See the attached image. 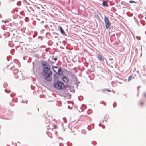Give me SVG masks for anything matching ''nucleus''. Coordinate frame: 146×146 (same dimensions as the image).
Wrapping results in <instances>:
<instances>
[{"mask_svg": "<svg viewBox=\"0 0 146 146\" xmlns=\"http://www.w3.org/2000/svg\"><path fill=\"white\" fill-rule=\"evenodd\" d=\"M59 30H60L61 33L63 34V35H64L65 34V33L63 29L61 27H60L59 28Z\"/></svg>", "mask_w": 146, "mask_h": 146, "instance_id": "obj_11", "label": "nucleus"}, {"mask_svg": "<svg viewBox=\"0 0 146 146\" xmlns=\"http://www.w3.org/2000/svg\"><path fill=\"white\" fill-rule=\"evenodd\" d=\"M2 22H4V21L3 20H2Z\"/></svg>", "mask_w": 146, "mask_h": 146, "instance_id": "obj_35", "label": "nucleus"}, {"mask_svg": "<svg viewBox=\"0 0 146 146\" xmlns=\"http://www.w3.org/2000/svg\"><path fill=\"white\" fill-rule=\"evenodd\" d=\"M21 102H23V103H25V102H27V101L26 100V101H25V100H23L22 101H21Z\"/></svg>", "mask_w": 146, "mask_h": 146, "instance_id": "obj_24", "label": "nucleus"}, {"mask_svg": "<svg viewBox=\"0 0 146 146\" xmlns=\"http://www.w3.org/2000/svg\"><path fill=\"white\" fill-rule=\"evenodd\" d=\"M104 21L105 23V25L106 28L107 29H108L111 25V23L109 19L106 16H104Z\"/></svg>", "mask_w": 146, "mask_h": 146, "instance_id": "obj_4", "label": "nucleus"}, {"mask_svg": "<svg viewBox=\"0 0 146 146\" xmlns=\"http://www.w3.org/2000/svg\"><path fill=\"white\" fill-rule=\"evenodd\" d=\"M91 125L88 126L87 127V129L89 130H91Z\"/></svg>", "mask_w": 146, "mask_h": 146, "instance_id": "obj_20", "label": "nucleus"}, {"mask_svg": "<svg viewBox=\"0 0 146 146\" xmlns=\"http://www.w3.org/2000/svg\"><path fill=\"white\" fill-rule=\"evenodd\" d=\"M92 125H93V126L92 127V125H91V128L93 129L94 127V125L93 124Z\"/></svg>", "mask_w": 146, "mask_h": 146, "instance_id": "obj_28", "label": "nucleus"}, {"mask_svg": "<svg viewBox=\"0 0 146 146\" xmlns=\"http://www.w3.org/2000/svg\"><path fill=\"white\" fill-rule=\"evenodd\" d=\"M43 72H42V74L45 79L48 81H51L52 79V73L50 70V68H47V67L46 68H43Z\"/></svg>", "mask_w": 146, "mask_h": 146, "instance_id": "obj_1", "label": "nucleus"}, {"mask_svg": "<svg viewBox=\"0 0 146 146\" xmlns=\"http://www.w3.org/2000/svg\"><path fill=\"white\" fill-rule=\"evenodd\" d=\"M138 94H137V96H138Z\"/></svg>", "mask_w": 146, "mask_h": 146, "instance_id": "obj_44", "label": "nucleus"}, {"mask_svg": "<svg viewBox=\"0 0 146 146\" xmlns=\"http://www.w3.org/2000/svg\"><path fill=\"white\" fill-rule=\"evenodd\" d=\"M145 33L146 34V31L145 32Z\"/></svg>", "mask_w": 146, "mask_h": 146, "instance_id": "obj_38", "label": "nucleus"}, {"mask_svg": "<svg viewBox=\"0 0 146 146\" xmlns=\"http://www.w3.org/2000/svg\"><path fill=\"white\" fill-rule=\"evenodd\" d=\"M53 77H54V82H56V81L58 80V77L57 75V74L56 73V74H54Z\"/></svg>", "mask_w": 146, "mask_h": 146, "instance_id": "obj_10", "label": "nucleus"}, {"mask_svg": "<svg viewBox=\"0 0 146 146\" xmlns=\"http://www.w3.org/2000/svg\"><path fill=\"white\" fill-rule=\"evenodd\" d=\"M136 38L138 40H139L140 38V37H139V38H138V37L137 36L136 37Z\"/></svg>", "mask_w": 146, "mask_h": 146, "instance_id": "obj_30", "label": "nucleus"}, {"mask_svg": "<svg viewBox=\"0 0 146 146\" xmlns=\"http://www.w3.org/2000/svg\"><path fill=\"white\" fill-rule=\"evenodd\" d=\"M100 124H99V126H100Z\"/></svg>", "mask_w": 146, "mask_h": 146, "instance_id": "obj_42", "label": "nucleus"}, {"mask_svg": "<svg viewBox=\"0 0 146 146\" xmlns=\"http://www.w3.org/2000/svg\"><path fill=\"white\" fill-rule=\"evenodd\" d=\"M62 79L63 81L66 83H68V78L66 75H64L62 77Z\"/></svg>", "mask_w": 146, "mask_h": 146, "instance_id": "obj_7", "label": "nucleus"}, {"mask_svg": "<svg viewBox=\"0 0 146 146\" xmlns=\"http://www.w3.org/2000/svg\"><path fill=\"white\" fill-rule=\"evenodd\" d=\"M78 99L80 101H82L83 100V98L82 96H80L78 97Z\"/></svg>", "mask_w": 146, "mask_h": 146, "instance_id": "obj_15", "label": "nucleus"}, {"mask_svg": "<svg viewBox=\"0 0 146 146\" xmlns=\"http://www.w3.org/2000/svg\"><path fill=\"white\" fill-rule=\"evenodd\" d=\"M143 96L144 97L146 98V92L143 94Z\"/></svg>", "mask_w": 146, "mask_h": 146, "instance_id": "obj_26", "label": "nucleus"}, {"mask_svg": "<svg viewBox=\"0 0 146 146\" xmlns=\"http://www.w3.org/2000/svg\"><path fill=\"white\" fill-rule=\"evenodd\" d=\"M54 60L55 61H56L57 60V58L56 57H55L54 59Z\"/></svg>", "mask_w": 146, "mask_h": 146, "instance_id": "obj_29", "label": "nucleus"}, {"mask_svg": "<svg viewBox=\"0 0 146 146\" xmlns=\"http://www.w3.org/2000/svg\"><path fill=\"white\" fill-rule=\"evenodd\" d=\"M56 125H54L53 126V127L52 128V129H54V128L56 129Z\"/></svg>", "mask_w": 146, "mask_h": 146, "instance_id": "obj_25", "label": "nucleus"}, {"mask_svg": "<svg viewBox=\"0 0 146 146\" xmlns=\"http://www.w3.org/2000/svg\"><path fill=\"white\" fill-rule=\"evenodd\" d=\"M47 129L48 130V128H47Z\"/></svg>", "mask_w": 146, "mask_h": 146, "instance_id": "obj_47", "label": "nucleus"}, {"mask_svg": "<svg viewBox=\"0 0 146 146\" xmlns=\"http://www.w3.org/2000/svg\"><path fill=\"white\" fill-rule=\"evenodd\" d=\"M41 64L43 67V68H46L47 67V68H50L49 63L45 61H42L41 62Z\"/></svg>", "mask_w": 146, "mask_h": 146, "instance_id": "obj_5", "label": "nucleus"}, {"mask_svg": "<svg viewBox=\"0 0 146 146\" xmlns=\"http://www.w3.org/2000/svg\"><path fill=\"white\" fill-rule=\"evenodd\" d=\"M52 69H53V71L55 72H56V70H54V68H55L56 69H57V68H59L58 67H57V66H52Z\"/></svg>", "mask_w": 146, "mask_h": 146, "instance_id": "obj_13", "label": "nucleus"}, {"mask_svg": "<svg viewBox=\"0 0 146 146\" xmlns=\"http://www.w3.org/2000/svg\"><path fill=\"white\" fill-rule=\"evenodd\" d=\"M38 111H39V108L38 109Z\"/></svg>", "mask_w": 146, "mask_h": 146, "instance_id": "obj_41", "label": "nucleus"}, {"mask_svg": "<svg viewBox=\"0 0 146 146\" xmlns=\"http://www.w3.org/2000/svg\"><path fill=\"white\" fill-rule=\"evenodd\" d=\"M61 106V104H60V105H59V106Z\"/></svg>", "mask_w": 146, "mask_h": 146, "instance_id": "obj_40", "label": "nucleus"}, {"mask_svg": "<svg viewBox=\"0 0 146 146\" xmlns=\"http://www.w3.org/2000/svg\"><path fill=\"white\" fill-rule=\"evenodd\" d=\"M102 127L103 128V129H104V127Z\"/></svg>", "mask_w": 146, "mask_h": 146, "instance_id": "obj_43", "label": "nucleus"}, {"mask_svg": "<svg viewBox=\"0 0 146 146\" xmlns=\"http://www.w3.org/2000/svg\"><path fill=\"white\" fill-rule=\"evenodd\" d=\"M96 16H97V18H98H98H99V17L98 15H97Z\"/></svg>", "mask_w": 146, "mask_h": 146, "instance_id": "obj_31", "label": "nucleus"}, {"mask_svg": "<svg viewBox=\"0 0 146 146\" xmlns=\"http://www.w3.org/2000/svg\"><path fill=\"white\" fill-rule=\"evenodd\" d=\"M109 60L111 61H112L113 60V59L112 58H109Z\"/></svg>", "mask_w": 146, "mask_h": 146, "instance_id": "obj_27", "label": "nucleus"}, {"mask_svg": "<svg viewBox=\"0 0 146 146\" xmlns=\"http://www.w3.org/2000/svg\"><path fill=\"white\" fill-rule=\"evenodd\" d=\"M58 70H57V72L56 71V72H55L57 74L60 75H62L63 74V71H62V70L61 68H59Z\"/></svg>", "mask_w": 146, "mask_h": 146, "instance_id": "obj_8", "label": "nucleus"}, {"mask_svg": "<svg viewBox=\"0 0 146 146\" xmlns=\"http://www.w3.org/2000/svg\"><path fill=\"white\" fill-rule=\"evenodd\" d=\"M106 103L105 102L103 101H101L100 102V104H103L105 106H106V105L104 103Z\"/></svg>", "mask_w": 146, "mask_h": 146, "instance_id": "obj_22", "label": "nucleus"}, {"mask_svg": "<svg viewBox=\"0 0 146 146\" xmlns=\"http://www.w3.org/2000/svg\"><path fill=\"white\" fill-rule=\"evenodd\" d=\"M107 121V118H105L104 119H103V120H101V122H102L104 123L105 121V122H106Z\"/></svg>", "mask_w": 146, "mask_h": 146, "instance_id": "obj_19", "label": "nucleus"}, {"mask_svg": "<svg viewBox=\"0 0 146 146\" xmlns=\"http://www.w3.org/2000/svg\"><path fill=\"white\" fill-rule=\"evenodd\" d=\"M4 91H5L6 92V93H9L10 92V90L7 91V90H4Z\"/></svg>", "mask_w": 146, "mask_h": 146, "instance_id": "obj_23", "label": "nucleus"}, {"mask_svg": "<svg viewBox=\"0 0 146 146\" xmlns=\"http://www.w3.org/2000/svg\"><path fill=\"white\" fill-rule=\"evenodd\" d=\"M133 78V77L131 76H129L128 78V80L129 81L131 80Z\"/></svg>", "mask_w": 146, "mask_h": 146, "instance_id": "obj_17", "label": "nucleus"}, {"mask_svg": "<svg viewBox=\"0 0 146 146\" xmlns=\"http://www.w3.org/2000/svg\"><path fill=\"white\" fill-rule=\"evenodd\" d=\"M6 83H5L4 84V85H6Z\"/></svg>", "mask_w": 146, "mask_h": 146, "instance_id": "obj_34", "label": "nucleus"}, {"mask_svg": "<svg viewBox=\"0 0 146 146\" xmlns=\"http://www.w3.org/2000/svg\"><path fill=\"white\" fill-rule=\"evenodd\" d=\"M48 61L49 62V64H52L54 63V62L51 61L49 60H48Z\"/></svg>", "mask_w": 146, "mask_h": 146, "instance_id": "obj_18", "label": "nucleus"}, {"mask_svg": "<svg viewBox=\"0 0 146 146\" xmlns=\"http://www.w3.org/2000/svg\"><path fill=\"white\" fill-rule=\"evenodd\" d=\"M28 11L31 13V14L33 15L36 12L37 8L36 6L33 5H29L26 6Z\"/></svg>", "mask_w": 146, "mask_h": 146, "instance_id": "obj_3", "label": "nucleus"}, {"mask_svg": "<svg viewBox=\"0 0 146 146\" xmlns=\"http://www.w3.org/2000/svg\"><path fill=\"white\" fill-rule=\"evenodd\" d=\"M81 132L82 134H85L86 133V131L84 130H82L81 131Z\"/></svg>", "mask_w": 146, "mask_h": 146, "instance_id": "obj_14", "label": "nucleus"}, {"mask_svg": "<svg viewBox=\"0 0 146 146\" xmlns=\"http://www.w3.org/2000/svg\"><path fill=\"white\" fill-rule=\"evenodd\" d=\"M113 107H115V106L114 105V104H113Z\"/></svg>", "mask_w": 146, "mask_h": 146, "instance_id": "obj_33", "label": "nucleus"}, {"mask_svg": "<svg viewBox=\"0 0 146 146\" xmlns=\"http://www.w3.org/2000/svg\"><path fill=\"white\" fill-rule=\"evenodd\" d=\"M98 59L101 62H102L104 61V57L102 56L100 54H98L96 56Z\"/></svg>", "mask_w": 146, "mask_h": 146, "instance_id": "obj_6", "label": "nucleus"}, {"mask_svg": "<svg viewBox=\"0 0 146 146\" xmlns=\"http://www.w3.org/2000/svg\"><path fill=\"white\" fill-rule=\"evenodd\" d=\"M18 143H20L19 142H18Z\"/></svg>", "mask_w": 146, "mask_h": 146, "instance_id": "obj_46", "label": "nucleus"}, {"mask_svg": "<svg viewBox=\"0 0 146 146\" xmlns=\"http://www.w3.org/2000/svg\"><path fill=\"white\" fill-rule=\"evenodd\" d=\"M10 96H11V97H12V94H11Z\"/></svg>", "mask_w": 146, "mask_h": 146, "instance_id": "obj_39", "label": "nucleus"}, {"mask_svg": "<svg viewBox=\"0 0 146 146\" xmlns=\"http://www.w3.org/2000/svg\"><path fill=\"white\" fill-rule=\"evenodd\" d=\"M129 3H135V2L134 1H132V0H131L129 1Z\"/></svg>", "mask_w": 146, "mask_h": 146, "instance_id": "obj_21", "label": "nucleus"}, {"mask_svg": "<svg viewBox=\"0 0 146 146\" xmlns=\"http://www.w3.org/2000/svg\"><path fill=\"white\" fill-rule=\"evenodd\" d=\"M102 5L104 6L108 7V5L106 1H104L102 2Z\"/></svg>", "mask_w": 146, "mask_h": 146, "instance_id": "obj_12", "label": "nucleus"}, {"mask_svg": "<svg viewBox=\"0 0 146 146\" xmlns=\"http://www.w3.org/2000/svg\"><path fill=\"white\" fill-rule=\"evenodd\" d=\"M15 68V67L14 66H13V67L10 68V70H13V73L14 74H16L17 73H18V69H13V68Z\"/></svg>", "mask_w": 146, "mask_h": 146, "instance_id": "obj_9", "label": "nucleus"}, {"mask_svg": "<svg viewBox=\"0 0 146 146\" xmlns=\"http://www.w3.org/2000/svg\"><path fill=\"white\" fill-rule=\"evenodd\" d=\"M53 57H54V56H53V57H52V59H53Z\"/></svg>", "mask_w": 146, "mask_h": 146, "instance_id": "obj_37", "label": "nucleus"}, {"mask_svg": "<svg viewBox=\"0 0 146 146\" xmlns=\"http://www.w3.org/2000/svg\"><path fill=\"white\" fill-rule=\"evenodd\" d=\"M53 84L54 87L59 90L63 89L65 86L63 83L62 82L58 80L53 82Z\"/></svg>", "mask_w": 146, "mask_h": 146, "instance_id": "obj_2", "label": "nucleus"}, {"mask_svg": "<svg viewBox=\"0 0 146 146\" xmlns=\"http://www.w3.org/2000/svg\"><path fill=\"white\" fill-rule=\"evenodd\" d=\"M140 104L141 105H143V103L142 102H141L140 103Z\"/></svg>", "mask_w": 146, "mask_h": 146, "instance_id": "obj_32", "label": "nucleus"}, {"mask_svg": "<svg viewBox=\"0 0 146 146\" xmlns=\"http://www.w3.org/2000/svg\"><path fill=\"white\" fill-rule=\"evenodd\" d=\"M7 60H8L7 57Z\"/></svg>", "mask_w": 146, "mask_h": 146, "instance_id": "obj_45", "label": "nucleus"}, {"mask_svg": "<svg viewBox=\"0 0 146 146\" xmlns=\"http://www.w3.org/2000/svg\"><path fill=\"white\" fill-rule=\"evenodd\" d=\"M102 90L103 91H106L108 92H111V90L108 89H102Z\"/></svg>", "mask_w": 146, "mask_h": 146, "instance_id": "obj_16", "label": "nucleus"}, {"mask_svg": "<svg viewBox=\"0 0 146 146\" xmlns=\"http://www.w3.org/2000/svg\"><path fill=\"white\" fill-rule=\"evenodd\" d=\"M18 78V76L17 75V77L16 78Z\"/></svg>", "mask_w": 146, "mask_h": 146, "instance_id": "obj_36", "label": "nucleus"}]
</instances>
